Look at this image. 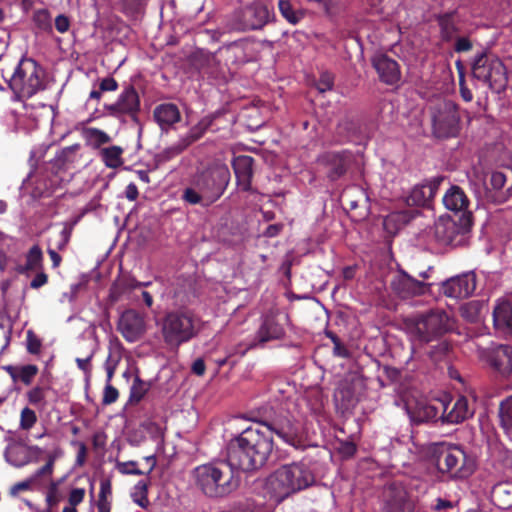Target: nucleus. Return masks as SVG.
Here are the masks:
<instances>
[{
	"mask_svg": "<svg viewBox=\"0 0 512 512\" xmlns=\"http://www.w3.org/2000/svg\"><path fill=\"white\" fill-rule=\"evenodd\" d=\"M273 446L269 430L263 429L258 422L229 441L227 455L236 469L251 472L266 464Z\"/></svg>",
	"mask_w": 512,
	"mask_h": 512,
	"instance_id": "1",
	"label": "nucleus"
},
{
	"mask_svg": "<svg viewBox=\"0 0 512 512\" xmlns=\"http://www.w3.org/2000/svg\"><path fill=\"white\" fill-rule=\"evenodd\" d=\"M236 465L229 461H217L199 465L193 470L196 487L209 498H224L236 491L240 478L235 473Z\"/></svg>",
	"mask_w": 512,
	"mask_h": 512,
	"instance_id": "2",
	"label": "nucleus"
},
{
	"mask_svg": "<svg viewBox=\"0 0 512 512\" xmlns=\"http://www.w3.org/2000/svg\"><path fill=\"white\" fill-rule=\"evenodd\" d=\"M315 475L310 467L302 462L283 464L266 479L265 489L271 499L281 503L288 497L313 486Z\"/></svg>",
	"mask_w": 512,
	"mask_h": 512,
	"instance_id": "3",
	"label": "nucleus"
},
{
	"mask_svg": "<svg viewBox=\"0 0 512 512\" xmlns=\"http://www.w3.org/2000/svg\"><path fill=\"white\" fill-rule=\"evenodd\" d=\"M427 455L442 475L452 480H463L476 470L475 457L459 444L446 441L428 445Z\"/></svg>",
	"mask_w": 512,
	"mask_h": 512,
	"instance_id": "4",
	"label": "nucleus"
},
{
	"mask_svg": "<svg viewBox=\"0 0 512 512\" xmlns=\"http://www.w3.org/2000/svg\"><path fill=\"white\" fill-rule=\"evenodd\" d=\"M230 177L226 165L210 167L193 177L191 185L183 190L182 199L190 205L208 207L224 194Z\"/></svg>",
	"mask_w": 512,
	"mask_h": 512,
	"instance_id": "5",
	"label": "nucleus"
},
{
	"mask_svg": "<svg viewBox=\"0 0 512 512\" xmlns=\"http://www.w3.org/2000/svg\"><path fill=\"white\" fill-rule=\"evenodd\" d=\"M471 72L473 78L486 83L497 94L504 92L507 87L506 67L501 59L488 49L475 54L471 62Z\"/></svg>",
	"mask_w": 512,
	"mask_h": 512,
	"instance_id": "6",
	"label": "nucleus"
},
{
	"mask_svg": "<svg viewBox=\"0 0 512 512\" xmlns=\"http://www.w3.org/2000/svg\"><path fill=\"white\" fill-rule=\"evenodd\" d=\"M198 319L189 309H178L166 313L162 323V335L166 344L180 346L197 335Z\"/></svg>",
	"mask_w": 512,
	"mask_h": 512,
	"instance_id": "7",
	"label": "nucleus"
},
{
	"mask_svg": "<svg viewBox=\"0 0 512 512\" xmlns=\"http://www.w3.org/2000/svg\"><path fill=\"white\" fill-rule=\"evenodd\" d=\"M10 88L20 97L30 98L44 89L43 70L31 58L20 60L9 81Z\"/></svg>",
	"mask_w": 512,
	"mask_h": 512,
	"instance_id": "8",
	"label": "nucleus"
},
{
	"mask_svg": "<svg viewBox=\"0 0 512 512\" xmlns=\"http://www.w3.org/2000/svg\"><path fill=\"white\" fill-rule=\"evenodd\" d=\"M473 225L472 212H464L455 218H441L435 224V236L439 242L445 245L457 246L471 231Z\"/></svg>",
	"mask_w": 512,
	"mask_h": 512,
	"instance_id": "9",
	"label": "nucleus"
},
{
	"mask_svg": "<svg viewBox=\"0 0 512 512\" xmlns=\"http://www.w3.org/2000/svg\"><path fill=\"white\" fill-rule=\"evenodd\" d=\"M353 161L350 150H329L320 153L316 163L325 174V177L335 182L346 175Z\"/></svg>",
	"mask_w": 512,
	"mask_h": 512,
	"instance_id": "10",
	"label": "nucleus"
},
{
	"mask_svg": "<svg viewBox=\"0 0 512 512\" xmlns=\"http://www.w3.org/2000/svg\"><path fill=\"white\" fill-rule=\"evenodd\" d=\"M271 15L267 5L253 2L234 14L232 28L238 31L261 29L270 21Z\"/></svg>",
	"mask_w": 512,
	"mask_h": 512,
	"instance_id": "11",
	"label": "nucleus"
},
{
	"mask_svg": "<svg viewBox=\"0 0 512 512\" xmlns=\"http://www.w3.org/2000/svg\"><path fill=\"white\" fill-rule=\"evenodd\" d=\"M433 132L438 138L455 137L459 132L458 106L452 101H443L433 115Z\"/></svg>",
	"mask_w": 512,
	"mask_h": 512,
	"instance_id": "12",
	"label": "nucleus"
},
{
	"mask_svg": "<svg viewBox=\"0 0 512 512\" xmlns=\"http://www.w3.org/2000/svg\"><path fill=\"white\" fill-rule=\"evenodd\" d=\"M447 314L432 310L415 319L413 333L421 342H430L447 331Z\"/></svg>",
	"mask_w": 512,
	"mask_h": 512,
	"instance_id": "13",
	"label": "nucleus"
},
{
	"mask_svg": "<svg viewBox=\"0 0 512 512\" xmlns=\"http://www.w3.org/2000/svg\"><path fill=\"white\" fill-rule=\"evenodd\" d=\"M105 111L109 116L120 118L128 116L134 122L138 121L140 112V97L134 86L128 85L119 94L115 103L106 104Z\"/></svg>",
	"mask_w": 512,
	"mask_h": 512,
	"instance_id": "14",
	"label": "nucleus"
},
{
	"mask_svg": "<svg viewBox=\"0 0 512 512\" xmlns=\"http://www.w3.org/2000/svg\"><path fill=\"white\" fill-rule=\"evenodd\" d=\"M263 429H268L271 438L275 434L285 443L298 448L301 446L299 426L287 417H277L270 421L259 422Z\"/></svg>",
	"mask_w": 512,
	"mask_h": 512,
	"instance_id": "15",
	"label": "nucleus"
},
{
	"mask_svg": "<svg viewBox=\"0 0 512 512\" xmlns=\"http://www.w3.org/2000/svg\"><path fill=\"white\" fill-rule=\"evenodd\" d=\"M477 278L472 271L451 277L442 284L443 294L453 299H465L476 290Z\"/></svg>",
	"mask_w": 512,
	"mask_h": 512,
	"instance_id": "16",
	"label": "nucleus"
},
{
	"mask_svg": "<svg viewBox=\"0 0 512 512\" xmlns=\"http://www.w3.org/2000/svg\"><path fill=\"white\" fill-rule=\"evenodd\" d=\"M390 287L402 299L424 295L429 290V284L411 277L404 270L393 276Z\"/></svg>",
	"mask_w": 512,
	"mask_h": 512,
	"instance_id": "17",
	"label": "nucleus"
},
{
	"mask_svg": "<svg viewBox=\"0 0 512 512\" xmlns=\"http://www.w3.org/2000/svg\"><path fill=\"white\" fill-rule=\"evenodd\" d=\"M117 329L126 341L136 342L146 331L144 316L134 309H127L121 314Z\"/></svg>",
	"mask_w": 512,
	"mask_h": 512,
	"instance_id": "18",
	"label": "nucleus"
},
{
	"mask_svg": "<svg viewBox=\"0 0 512 512\" xmlns=\"http://www.w3.org/2000/svg\"><path fill=\"white\" fill-rule=\"evenodd\" d=\"M444 180V176H436L426 183L414 186L406 197L407 205L428 207Z\"/></svg>",
	"mask_w": 512,
	"mask_h": 512,
	"instance_id": "19",
	"label": "nucleus"
},
{
	"mask_svg": "<svg viewBox=\"0 0 512 512\" xmlns=\"http://www.w3.org/2000/svg\"><path fill=\"white\" fill-rule=\"evenodd\" d=\"M371 63L376 70L379 79L386 85H397L401 80V70L398 62L387 54H376L372 57Z\"/></svg>",
	"mask_w": 512,
	"mask_h": 512,
	"instance_id": "20",
	"label": "nucleus"
},
{
	"mask_svg": "<svg viewBox=\"0 0 512 512\" xmlns=\"http://www.w3.org/2000/svg\"><path fill=\"white\" fill-rule=\"evenodd\" d=\"M285 336V329L275 313L266 314L256 332L255 340L249 345V348L257 344H264L269 341L280 340Z\"/></svg>",
	"mask_w": 512,
	"mask_h": 512,
	"instance_id": "21",
	"label": "nucleus"
},
{
	"mask_svg": "<svg viewBox=\"0 0 512 512\" xmlns=\"http://www.w3.org/2000/svg\"><path fill=\"white\" fill-rule=\"evenodd\" d=\"M406 406L413 422L424 423L441 419L444 403H429L426 400H418L415 403H407Z\"/></svg>",
	"mask_w": 512,
	"mask_h": 512,
	"instance_id": "22",
	"label": "nucleus"
},
{
	"mask_svg": "<svg viewBox=\"0 0 512 512\" xmlns=\"http://www.w3.org/2000/svg\"><path fill=\"white\" fill-rule=\"evenodd\" d=\"M173 303L180 308L191 304L196 297L195 281L191 277L179 276L173 280L170 287Z\"/></svg>",
	"mask_w": 512,
	"mask_h": 512,
	"instance_id": "23",
	"label": "nucleus"
},
{
	"mask_svg": "<svg viewBox=\"0 0 512 512\" xmlns=\"http://www.w3.org/2000/svg\"><path fill=\"white\" fill-rule=\"evenodd\" d=\"M439 27L440 39L444 43L453 41L460 33V17L457 9L435 15Z\"/></svg>",
	"mask_w": 512,
	"mask_h": 512,
	"instance_id": "24",
	"label": "nucleus"
},
{
	"mask_svg": "<svg viewBox=\"0 0 512 512\" xmlns=\"http://www.w3.org/2000/svg\"><path fill=\"white\" fill-rule=\"evenodd\" d=\"M254 159L248 155H240L234 158L232 167L236 176L238 187L245 192L252 189Z\"/></svg>",
	"mask_w": 512,
	"mask_h": 512,
	"instance_id": "25",
	"label": "nucleus"
},
{
	"mask_svg": "<svg viewBox=\"0 0 512 512\" xmlns=\"http://www.w3.org/2000/svg\"><path fill=\"white\" fill-rule=\"evenodd\" d=\"M155 122L162 132H167L182 119L178 106L174 103H161L153 110Z\"/></svg>",
	"mask_w": 512,
	"mask_h": 512,
	"instance_id": "26",
	"label": "nucleus"
},
{
	"mask_svg": "<svg viewBox=\"0 0 512 512\" xmlns=\"http://www.w3.org/2000/svg\"><path fill=\"white\" fill-rule=\"evenodd\" d=\"M449 404L444 403L441 412L442 422L457 424L465 421L474 414V410L469 406V401L466 397L460 396L452 408L448 410Z\"/></svg>",
	"mask_w": 512,
	"mask_h": 512,
	"instance_id": "27",
	"label": "nucleus"
},
{
	"mask_svg": "<svg viewBox=\"0 0 512 512\" xmlns=\"http://www.w3.org/2000/svg\"><path fill=\"white\" fill-rule=\"evenodd\" d=\"M442 202L446 209L455 213V216L470 212L468 210L470 201L464 190L457 186L452 185L444 194Z\"/></svg>",
	"mask_w": 512,
	"mask_h": 512,
	"instance_id": "28",
	"label": "nucleus"
},
{
	"mask_svg": "<svg viewBox=\"0 0 512 512\" xmlns=\"http://www.w3.org/2000/svg\"><path fill=\"white\" fill-rule=\"evenodd\" d=\"M490 365L503 376L512 372V346L501 344L497 346L489 357Z\"/></svg>",
	"mask_w": 512,
	"mask_h": 512,
	"instance_id": "29",
	"label": "nucleus"
},
{
	"mask_svg": "<svg viewBox=\"0 0 512 512\" xmlns=\"http://www.w3.org/2000/svg\"><path fill=\"white\" fill-rule=\"evenodd\" d=\"M493 322L496 329L512 335V304L504 300L499 302L493 310Z\"/></svg>",
	"mask_w": 512,
	"mask_h": 512,
	"instance_id": "30",
	"label": "nucleus"
},
{
	"mask_svg": "<svg viewBox=\"0 0 512 512\" xmlns=\"http://www.w3.org/2000/svg\"><path fill=\"white\" fill-rule=\"evenodd\" d=\"M336 134L343 142L353 141L361 134V126L358 119L350 116L342 118L336 126Z\"/></svg>",
	"mask_w": 512,
	"mask_h": 512,
	"instance_id": "31",
	"label": "nucleus"
},
{
	"mask_svg": "<svg viewBox=\"0 0 512 512\" xmlns=\"http://www.w3.org/2000/svg\"><path fill=\"white\" fill-rule=\"evenodd\" d=\"M491 499L499 509L512 508V483L500 482L496 484L492 489Z\"/></svg>",
	"mask_w": 512,
	"mask_h": 512,
	"instance_id": "32",
	"label": "nucleus"
},
{
	"mask_svg": "<svg viewBox=\"0 0 512 512\" xmlns=\"http://www.w3.org/2000/svg\"><path fill=\"white\" fill-rule=\"evenodd\" d=\"M25 258V264L16 268L19 274L43 270V252L39 245H33L26 253Z\"/></svg>",
	"mask_w": 512,
	"mask_h": 512,
	"instance_id": "33",
	"label": "nucleus"
},
{
	"mask_svg": "<svg viewBox=\"0 0 512 512\" xmlns=\"http://www.w3.org/2000/svg\"><path fill=\"white\" fill-rule=\"evenodd\" d=\"M5 370L14 382L20 381L25 385H30L39 372L38 367L34 364L20 366L9 365L5 367Z\"/></svg>",
	"mask_w": 512,
	"mask_h": 512,
	"instance_id": "34",
	"label": "nucleus"
},
{
	"mask_svg": "<svg viewBox=\"0 0 512 512\" xmlns=\"http://www.w3.org/2000/svg\"><path fill=\"white\" fill-rule=\"evenodd\" d=\"M4 456L6 461L15 467H23L33 460L32 457H29L28 446L18 444L9 445L4 452Z\"/></svg>",
	"mask_w": 512,
	"mask_h": 512,
	"instance_id": "35",
	"label": "nucleus"
},
{
	"mask_svg": "<svg viewBox=\"0 0 512 512\" xmlns=\"http://www.w3.org/2000/svg\"><path fill=\"white\" fill-rule=\"evenodd\" d=\"M50 391H53V388L49 383L39 381L37 385L26 392L25 397L29 404L44 408L47 404V396Z\"/></svg>",
	"mask_w": 512,
	"mask_h": 512,
	"instance_id": "36",
	"label": "nucleus"
},
{
	"mask_svg": "<svg viewBox=\"0 0 512 512\" xmlns=\"http://www.w3.org/2000/svg\"><path fill=\"white\" fill-rule=\"evenodd\" d=\"M499 425L504 433L512 437V395L507 396L499 403Z\"/></svg>",
	"mask_w": 512,
	"mask_h": 512,
	"instance_id": "37",
	"label": "nucleus"
},
{
	"mask_svg": "<svg viewBox=\"0 0 512 512\" xmlns=\"http://www.w3.org/2000/svg\"><path fill=\"white\" fill-rule=\"evenodd\" d=\"M227 112L223 109L216 110L202 117L203 123L206 124L208 132L216 133L225 128L228 120L226 119Z\"/></svg>",
	"mask_w": 512,
	"mask_h": 512,
	"instance_id": "38",
	"label": "nucleus"
},
{
	"mask_svg": "<svg viewBox=\"0 0 512 512\" xmlns=\"http://www.w3.org/2000/svg\"><path fill=\"white\" fill-rule=\"evenodd\" d=\"M124 150L120 146H110L100 151L102 161L108 168H118L123 164L122 154Z\"/></svg>",
	"mask_w": 512,
	"mask_h": 512,
	"instance_id": "39",
	"label": "nucleus"
},
{
	"mask_svg": "<svg viewBox=\"0 0 512 512\" xmlns=\"http://www.w3.org/2000/svg\"><path fill=\"white\" fill-rule=\"evenodd\" d=\"M83 136L90 146L95 149L111 141V137L103 130L94 127H88L83 130Z\"/></svg>",
	"mask_w": 512,
	"mask_h": 512,
	"instance_id": "40",
	"label": "nucleus"
},
{
	"mask_svg": "<svg viewBox=\"0 0 512 512\" xmlns=\"http://www.w3.org/2000/svg\"><path fill=\"white\" fill-rule=\"evenodd\" d=\"M32 22L38 32L51 34L53 32L52 17L47 9H37L33 12Z\"/></svg>",
	"mask_w": 512,
	"mask_h": 512,
	"instance_id": "41",
	"label": "nucleus"
},
{
	"mask_svg": "<svg viewBox=\"0 0 512 512\" xmlns=\"http://www.w3.org/2000/svg\"><path fill=\"white\" fill-rule=\"evenodd\" d=\"M278 8L281 15L290 24L296 25L305 17V11L301 9H294L288 0H279Z\"/></svg>",
	"mask_w": 512,
	"mask_h": 512,
	"instance_id": "42",
	"label": "nucleus"
},
{
	"mask_svg": "<svg viewBox=\"0 0 512 512\" xmlns=\"http://www.w3.org/2000/svg\"><path fill=\"white\" fill-rule=\"evenodd\" d=\"M150 389V383L143 381L139 376H135L131 389L129 402L131 404H138L147 394Z\"/></svg>",
	"mask_w": 512,
	"mask_h": 512,
	"instance_id": "43",
	"label": "nucleus"
},
{
	"mask_svg": "<svg viewBox=\"0 0 512 512\" xmlns=\"http://www.w3.org/2000/svg\"><path fill=\"white\" fill-rule=\"evenodd\" d=\"M62 455V450L60 447H56L53 451L49 452L47 455V462L45 465H43L41 468H39L34 475L31 476V478L34 480V482L45 475H52L54 470V464L57 458H59Z\"/></svg>",
	"mask_w": 512,
	"mask_h": 512,
	"instance_id": "44",
	"label": "nucleus"
},
{
	"mask_svg": "<svg viewBox=\"0 0 512 512\" xmlns=\"http://www.w3.org/2000/svg\"><path fill=\"white\" fill-rule=\"evenodd\" d=\"M131 497L134 503L141 508H147L149 505L148 499V483L146 481H139L133 488Z\"/></svg>",
	"mask_w": 512,
	"mask_h": 512,
	"instance_id": "45",
	"label": "nucleus"
},
{
	"mask_svg": "<svg viewBox=\"0 0 512 512\" xmlns=\"http://www.w3.org/2000/svg\"><path fill=\"white\" fill-rule=\"evenodd\" d=\"M189 146L187 143L183 140L182 137L179 138L177 142L172 144L171 146L163 149L158 157L161 161H169L178 155H180L182 152H184Z\"/></svg>",
	"mask_w": 512,
	"mask_h": 512,
	"instance_id": "46",
	"label": "nucleus"
},
{
	"mask_svg": "<svg viewBox=\"0 0 512 512\" xmlns=\"http://www.w3.org/2000/svg\"><path fill=\"white\" fill-rule=\"evenodd\" d=\"M205 125L206 124L203 123L201 118L185 135L182 136L183 140L189 147L199 141L208 132Z\"/></svg>",
	"mask_w": 512,
	"mask_h": 512,
	"instance_id": "47",
	"label": "nucleus"
},
{
	"mask_svg": "<svg viewBox=\"0 0 512 512\" xmlns=\"http://www.w3.org/2000/svg\"><path fill=\"white\" fill-rule=\"evenodd\" d=\"M79 145H72L63 148L59 151L54 158V165L58 168L64 167L67 163H71L74 161L76 151L78 150Z\"/></svg>",
	"mask_w": 512,
	"mask_h": 512,
	"instance_id": "48",
	"label": "nucleus"
},
{
	"mask_svg": "<svg viewBox=\"0 0 512 512\" xmlns=\"http://www.w3.org/2000/svg\"><path fill=\"white\" fill-rule=\"evenodd\" d=\"M37 422L36 412L29 408L24 407L20 413L19 427L21 430L29 431Z\"/></svg>",
	"mask_w": 512,
	"mask_h": 512,
	"instance_id": "49",
	"label": "nucleus"
},
{
	"mask_svg": "<svg viewBox=\"0 0 512 512\" xmlns=\"http://www.w3.org/2000/svg\"><path fill=\"white\" fill-rule=\"evenodd\" d=\"M74 223H64L63 229L55 237V248L64 250L68 245L73 231Z\"/></svg>",
	"mask_w": 512,
	"mask_h": 512,
	"instance_id": "50",
	"label": "nucleus"
},
{
	"mask_svg": "<svg viewBox=\"0 0 512 512\" xmlns=\"http://www.w3.org/2000/svg\"><path fill=\"white\" fill-rule=\"evenodd\" d=\"M42 348V340L33 330L26 332V350L31 355H38Z\"/></svg>",
	"mask_w": 512,
	"mask_h": 512,
	"instance_id": "51",
	"label": "nucleus"
},
{
	"mask_svg": "<svg viewBox=\"0 0 512 512\" xmlns=\"http://www.w3.org/2000/svg\"><path fill=\"white\" fill-rule=\"evenodd\" d=\"M116 467L123 475H143L144 472L137 468L136 461L117 462Z\"/></svg>",
	"mask_w": 512,
	"mask_h": 512,
	"instance_id": "52",
	"label": "nucleus"
},
{
	"mask_svg": "<svg viewBox=\"0 0 512 512\" xmlns=\"http://www.w3.org/2000/svg\"><path fill=\"white\" fill-rule=\"evenodd\" d=\"M308 2L312 3L318 10L325 14L331 15L334 13L339 0H308Z\"/></svg>",
	"mask_w": 512,
	"mask_h": 512,
	"instance_id": "53",
	"label": "nucleus"
},
{
	"mask_svg": "<svg viewBox=\"0 0 512 512\" xmlns=\"http://www.w3.org/2000/svg\"><path fill=\"white\" fill-rule=\"evenodd\" d=\"M461 313L464 318L470 322L476 321L479 314V303L476 301L469 302L461 308Z\"/></svg>",
	"mask_w": 512,
	"mask_h": 512,
	"instance_id": "54",
	"label": "nucleus"
},
{
	"mask_svg": "<svg viewBox=\"0 0 512 512\" xmlns=\"http://www.w3.org/2000/svg\"><path fill=\"white\" fill-rule=\"evenodd\" d=\"M146 0H123V8L126 13L134 15L143 11Z\"/></svg>",
	"mask_w": 512,
	"mask_h": 512,
	"instance_id": "55",
	"label": "nucleus"
},
{
	"mask_svg": "<svg viewBox=\"0 0 512 512\" xmlns=\"http://www.w3.org/2000/svg\"><path fill=\"white\" fill-rule=\"evenodd\" d=\"M112 498V481L111 478H102L100 481V491L98 499L104 501H111Z\"/></svg>",
	"mask_w": 512,
	"mask_h": 512,
	"instance_id": "56",
	"label": "nucleus"
},
{
	"mask_svg": "<svg viewBox=\"0 0 512 512\" xmlns=\"http://www.w3.org/2000/svg\"><path fill=\"white\" fill-rule=\"evenodd\" d=\"M334 85V76L329 72H323L317 82V89L323 93L331 90Z\"/></svg>",
	"mask_w": 512,
	"mask_h": 512,
	"instance_id": "57",
	"label": "nucleus"
},
{
	"mask_svg": "<svg viewBox=\"0 0 512 512\" xmlns=\"http://www.w3.org/2000/svg\"><path fill=\"white\" fill-rule=\"evenodd\" d=\"M118 397H119L118 390L110 383H107L104 388V392H103L102 404L103 405L113 404L117 401Z\"/></svg>",
	"mask_w": 512,
	"mask_h": 512,
	"instance_id": "58",
	"label": "nucleus"
},
{
	"mask_svg": "<svg viewBox=\"0 0 512 512\" xmlns=\"http://www.w3.org/2000/svg\"><path fill=\"white\" fill-rule=\"evenodd\" d=\"M454 40V51L457 53L468 52L473 48V43L468 37H457Z\"/></svg>",
	"mask_w": 512,
	"mask_h": 512,
	"instance_id": "59",
	"label": "nucleus"
},
{
	"mask_svg": "<svg viewBox=\"0 0 512 512\" xmlns=\"http://www.w3.org/2000/svg\"><path fill=\"white\" fill-rule=\"evenodd\" d=\"M244 45H245V42L242 40L235 41V42H232L229 45H227L225 47L224 51L227 54L228 58H230L232 56L238 57L239 54L243 53Z\"/></svg>",
	"mask_w": 512,
	"mask_h": 512,
	"instance_id": "60",
	"label": "nucleus"
},
{
	"mask_svg": "<svg viewBox=\"0 0 512 512\" xmlns=\"http://www.w3.org/2000/svg\"><path fill=\"white\" fill-rule=\"evenodd\" d=\"M71 26V22L68 16L64 14H60L55 18V29L61 33L64 34L69 31Z\"/></svg>",
	"mask_w": 512,
	"mask_h": 512,
	"instance_id": "61",
	"label": "nucleus"
},
{
	"mask_svg": "<svg viewBox=\"0 0 512 512\" xmlns=\"http://www.w3.org/2000/svg\"><path fill=\"white\" fill-rule=\"evenodd\" d=\"M356 452H357V446L354 442L345 441V442H342L339 446V453L344 458H351L356 454Z\"/></svg>",
	"mask_w": 512,
	"mask_h": 512,
	"instance_id": "62",
	"label": "nucleus"
},
{
	"mask_svg": "<svg viewBox=\"0 0 512 512\" xmlns=\"http://www.w3.org/2000/svg\"><path fill=\"white\" fill-rule=\"evenodd\" d=\"M84 496H85V490L83 488L72 489L69 494V498H68L70 506L75 507L78 504H80L83 501Z\"/></svg>",
	"mask_w": 512,
	"mask_h": 512,
	"instance_id": "63",
	"label": "nucleus"
},
{
	"mask_svg": "<svg viewBox=\"0 0 512 512\" xmlns=\"http://www.w3.org/2000/svg\"><path fill=\"white\" fill-rule=\"evenodd\" d=\"M459 90H460V95L465 102L472 101L473 94H472L471 90L466 86L465 77L462 72H460V77H459Z\"/></svg>",
	"mask_w": 512,
	"mask_h": 512,
	"instance_id": "64",
	"label": "nucleus"
}]
</instances>
